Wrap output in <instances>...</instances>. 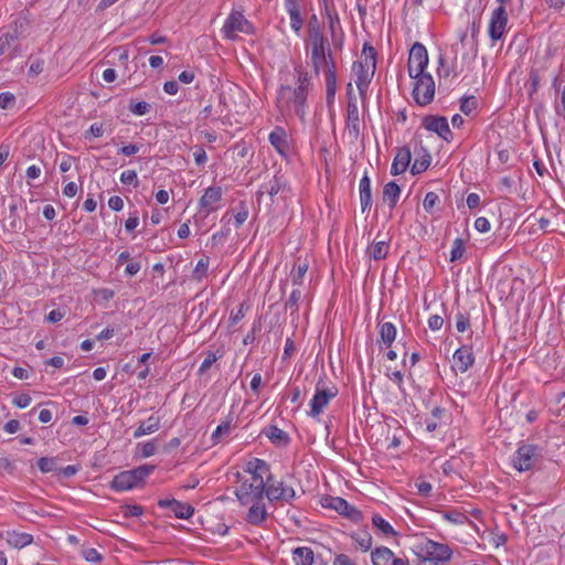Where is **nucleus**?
Returning a JSON list of instances; mask_svg holds the SVG:
<instances>
[{
	"mask_svg": "<svg viewBox=\"0 0 565 565\" xmlns=\"http://www.w3.org/2000/svg\"><path fill=\"white\" fill-rule=\"evenodd\" d=\"M302 294L299 289H294L290 294L289 299L285 303V309L289 310L291 315L298 311V302L300 301Z\"/></svg>",
	"mask_w": 565,
	"mask_h": 565,
	"instance_id": "a19ab883",
	"label": "nucleus"
},
{
	"mask_svg": "<svg viewBox=\"0 0 565 565\" xmlns=\"http://www.w3.org/2000/svg\"><path fill=\"white\" fill-rule=\"evenodd\" d=\"M445 519L449 520L454 524H462L467 518L460 512L452 511L446 513Z\"/></svg>",
	"mask_w": 565,
	"mask_h": 565,
	"instance_id": "e2e57ef3",
	"label": "nucleus"
},
{
	"mask_svg": "<svg viewBox=\"0 0 565 565\" xmlns=\"http://www.w3.org/2000/svg\"><path fill=\"white\" fill-rule=\"evenodd\" d=\"M428 64V54L426 47L419 43L416 42L411 51L408 56V74L409 76L415 75L418 76L423 73H426L425 70Z\"/></svg>",
	"mask_w": 565,
	"mask_h": 565,
	"instance_id": "9d476101",
	"label": "nucleus"
},
{
	"mask_svg": "<svg viewBox=\"0 0 565 565\" xmlns=\"http://www.w3.org/2000/svg\"><path fill=\"white\" fill-rule=\"evenodd\" d=\"M373 565H388V548L377 547L371 554Z\"/></svg>",
	"mask_w": 565,
	"mask_h": 565,
	"instance_id": "e433bc0d",
	"label": "nucleus"
},
{
	"mask_svg": "<svg viewBox=\"0 0 565 565\" xmlns=\"http://www.w3.org/2000/svg\"><path fill=\"white\" fill-rule=\"evenodd\" d=\"M249 308L246 302H242L238 310L236 312L232 311L230 315L231 324H236L239 320L245 317V311Z\"/></svg>",
	"mask_w": 565,
	"mask_h": 565,
	"instance_id": "864d4df0",
	"label": "nucleus"
},
{
	"mask_svg": "<svg viewBox=\"0 0 565 565\" xmlns=\"http://www.w3.org/2000/svg\"><path fill=\"white\" fill-rule=\"evenodd\" d=\"M466 252L465 247V241L462 238H456L452 244V248L450 250V257L449 260L451 263H455L462 258L463 254Z\"/></svg>",
	"mask_w": 565,
	"mask_h": 565,
	"instance_id": "4c0bfd02",
	"label": "nucleus"
},
{
	"mask_svg": "<svg viewBox=\"0 0 565 565\" xmlns=\"http://www.w3.org/2000/svg\"><path fill=\"white\" fill-rule=\"evenodd\" d=\"M508 23V13L504 6H499L491 15L489 24V36L493 41L500 40L505 31Z\"/></svg>",
	"mask_w": 565,
	"mask_h": 565,
	"instance_id": "4468645a",
	"label": "nucleus"
},
{
	"mask_svg": "<svg viewBox=\"0 0 565 565\" xmlns=\"http://www.w3.org/2000/svg\"><path fill=\"white\" fill-rule=\"evenodd\" d=\"M369 253L375 260L385 259L388 255V243L385 241L375 242L374 245L369 247Z\"/></svg>",
	"mask_w": 565,
	"mask_h": 565,
	"instance_id": "7c9ffc66",
	"label": "nucleus"
},
{
	"mask_svg": "<svg viewBox=\"0 0 565 565\" xmlns=\"http://www.w3.org/2000/svg\"><path fill=\"white\" fill-rule=\"evenodd\" d=\"M478 107V102L475 96L471 97H465L461 99L460 103V110L465 115H470L473 110H476Z\"/></svg>",
	"mask_w": 565,
	"mask_h": 565,
	"instance_id": "8fccbe9b",
	"label": "nucleus"
},
{
	"mask_svg": "<svg viewBox=\"0 0 565 565\" xmlns=\"http://www.w3.org/2000/svg\"><path fill=\"white\" fill-rule=\"evenodd\" d=\"M285 190L286 182L284 181L282 175H275L273 180L262 185V190L258 192V195H262L264 192H266L273 198Z\"/></svg>",
	"mask_w": 565,
	"mask_h": 565,
	"instance_id": "c85d7f7f",
	"label": "nucleus"
},
{
	"mask_svg": "<svg viewBox=\"0 0 565 565\" xmlns=\"http://www.w3.org/2000/svg\"><path fill=\"white\" fill-rule=\"evenodd\" d=\"M324 3V15L328 19L329 31L332 38L333 45L335 47L342 46L343 32L340 25L339 15L334 9L333 3H329L328 0H323Z\"/></svg>",
	"mask_w": 565,
	"mask_h": 565,
	"instance_id": "f8f14e48",
	"label": "nucleus"
},
{
	"mask_svg": "<svg viewBox=\"0 0 565 565\" xmlns=\"http://www.w3.org/2000/svg\"><path fill=\"white\" fill-rule=\"evenodd\" d=\"M295 73L297 75V84L310 89V74L307 71H305L301 65L295 67Z\"/></svg>",
	"mask_w": 565,
	"mask_h": 565,
	"instance_id": "c03bdc74",
	"label": "nucleus"
},
{
	"mask_svg": "<svg viewBox=\"0 0 565 565\" xmlns=\"http://www.w3.org/2000/svg\"><path fill=\"white\" fill-rule=\"evenodd\" d=\"M475 228L480 233H486L490 230V222L487 217L480 216L475 221Z\"/></svg>",
	"mask_w": 565,
	"mask_h": 565,
	"instance_id": "680f3d73",
	"label": "nucleus"
},
{
	"mask_svg": "<svg viewBox=\"0 0 565 565\" xmlns=\"http://www.w3.org/2000/svg\"><path fill=\"white\" fill-rule=\"evenodd\" d=\"M151 106L146 102H135L130 100L129 103V110L137 116H142L149 113Z\"/></svg>",
	"mask_w": 565,
	"mask_h": 565,
	"instance_id": "a18cd8bd",
	"label": "nucleus"
},
{
	"mask_svg": "<svg viewBox=\"0 0 565 565\" xmlns=\"http://www.w3.org/2000/svg\"><path fill=\"white\" fill-rule=\"evenodd\" d=\"M263 433L276 446H287L290 441L288 434L274 425L265 428Z\"/></svg>",
	"mask_w": 565,
	"mask_h": 565,
	"instance_id": "bb28decb",
	"label": "nucleus"
},
{
	"mask_svg": "<svg viewBox=\"0 0 565 565\" xmlns=\"http://www.w3.org/2000/svg\"><path fill=\"white\" fill-rule=\"evenodd\" d=\"M541 458L542 452L539 446L532 444H523L515 451L512 462L514 468L522 472L534 468Z\"/></svg>",
	"mask_w": 565,
	"mask_h": 565,
	"instance_id": "423d86ee",
	"label": "nucleus"
},
{
	"mask_svg": "<svg viewBox=\"0 0 565 565\" xmlns=\"http://www.w3.org/2000/svg\"><path fill=\"white\" fill-rule=\"evenodd\" d=\"M347 115L345 126L342 134V141L349 147H354L361 136L363 124L361 122L359 108H358V96L353 92L352 83L347 85Z\"/></svg>",
	"mask_w": 565,
	"mask_h": 565,
	"instance_id": "f03ea898",
	"label": "nucleus"
},
{
	"mask_svg": "<svg viewBox=\"0 0 565 565\" xmlns=\"http://www.w3.org/2000/svg\"><path fill=\"white\" fill-rule=\"evenodd\" d=\"M430 164V156L429 153H425L422 158L416 159L411 167V172L413 174H419L428 169Z\"/></svg>",
	"mask_w": 565,
	"mask_h": 565,
	"instance_id": "58836bf2",
	"label": "nucleus"
},
{
	"mask_svg": "<svg viewBox=\"0 0 565 565\" xmlns=\"http://www.w3.org/2000/svg\"><path fill=\"white\" fill-rule=\"evenodd\" d=\"M290 26L296 32L299 33L303 25V19L301 17V12L290 13Z\"/></svg>",
	"mask_w": 565,
	"mask_h": 565,
	"instance_id": "6e6d98bb",
	"label": "nucleus"
},
{
	"mask_svg": "<svg viewBox=\"0 0 565 565\" xmlns=\"http://www.w3.org/2000/svg\"><path fill=\"white\" fill-rule=\"evenodd\" d=\"M222 32L225 39L235 40L237 38V32H242L245 34H253L254 26L252 23L244 17L242 12L233 11L228 18L226 19Z\"/></svg>",
	"mask_w": 565,
	"mask_h": 565,
	"instance_id": "0eeeda50",
	"label": "nucleus"
},
{
	"mask_svg": "<svg viewBox=\"0 0 565 565\" xmlns=\"http://www.w3.org/2000/svg\"><path fill=\"white\" fill-rule=\"evenodd\" d=\"M15 96L12 93L4 92L0 94V108L7 109L14 105Z\"/></svg>",
	"mask_w": 565,
	"mask_h": 565,
	"instance_id": "4d7b16f0",
	"label": "nucleus"
},
{
	"mask_svg": "<svg viewBox=\"0 0 565 565\" xmlns=\"http://www.w3.org/2000/svg\"><path fill=\"white\" fill-rule=\"evenodd\" d=\"M309 265L307 262H299L295 264L294 269L291 271V280L294 285L301 286L303 282V278L306 273L308 271Z\"/></svg>",
	"mask_w": 565,
	"mask_h": 565,
	"instance_id": "2f4dec72",
	"label": "nucleus"
},
{
	"mask_svg": "<svg viewBox=\"0 0 565 565\" xmlns=\"http://www.w3.org/2000/svg\"><path fill=\"white\" fill-rule=\"evenodd\" d=\"M269 501L282 500L290 502L296 498V492L291 487H285L282 482H278L276 486L273 482V475L267 476V491L265 494Z\"/></svg>",
	"mask_w": 565,
	"mask_h": 565,
	"instance_id": "ddd939ff",
	"label": "nucleus"
},
{
	"mask_svg": "<svg viewBox=\"0 0 565 565\" xmlns=\"http://www.w3.org/2000/svg\"><path fill=\"white\" fill-rule=\"evenodd\" d=\"M120 181L124 184L135 183V186H138V178L137 172L135 170H126L120 175Z\"/></svg>",
	"mask_w": 565,
	"mask_h": 565,
	"instance_id": "13d9d810",
	"label": "nucleus"
},
{
	"mask_svg": "<svg viewBox=\"0 0 565 565\" xmlns=\"http://www.w3.org/2000/svg\"><path fill=\"white\" fill-rule=\"evenodd\" d=\"M333 564L334 565H355L352 562V559L345 554H339L338 556H335Z\"/></svg>",
	"mask_w": 565,
	"mask_h": 565,
	"instance_id": "774afa93",
	"label": "nucleus"
},
{
	"mask_svg": "<svg viewBox=\"0 0 565 565\" xmlns=\"http://www.w3.org/2000/svg\"><path fill=\"white\" fill-rule=\"evenodd\" d=\"M338 390L335 387L326 388L320 387V383L317 384L316 394L310 402L309 416L318 417L329 402L335 397Z\"/></svg>",
	"mask_w": 565,
	"mask_h": 565,
	"instance_id": "9b49d317",
	"label": "nucleus"
},
{
	"mask_svg": "<svg viewBox=\"0 0 565 565\" xmlns=\"http://www.w3.org/2000/svg\"><path fill=\"white\" fill-rule=\"evenodd\" d=\"M220 358H222V354L217 355V352H207L206 358L200 365V374L205 373L212 366V364L215 363Z\"/></svg>",
	"mask_w": 565,
	"mask_h": 565,
	"instance_id": "3c124183",
	"label": "nucleus"
},
{
	"mask_svg": "<svg viewBox=\"0 0 565 565\" xmlns=\"http://www.w3.org/2000/svg\"><path fill=\"white\" fill-rule=\"evenodd\" d=\"M269 142L281 156H286L290 149L287 131L281 126H276L269 134Z\"/></svg>",
	"mask_w": 565,
	"mask_h": 565,
	"instance_id": "412c9836",
	"label": "nucleus"
},
{
	"mask_svg": "<svg viewBox=\"0 0 565 565\" xmlns=\"http://www.w3.org/2000/svg\"><path fill=\"white\" fill-rule=\"evenodd\" d=\"M324 77H326V92L335 93L337 92L335 63L327 65V71L324 72Z\"/></svg>",
	"mask_w": 565,
	"mask_h": 565,
	"instance_id": "72a5a7b5",
	"label": "nucleus"
},
{
	"mask_svg": "<svg viewBox=\"0 0 565 565\" xmlns=\"http://www.w3.org/2000/svg\"><path fill=\"white\" fill-rule=\"evenodd\" d=\"M354 541L364 550L367 551L372 546V536L369 532H358L352 535Z\"/></svg>",
	"mask_w": 565,
	"mask_h": 565,
	"instance_id": "37998d69",
	"label": "nucleus"
},
{
	"mask_svg": "<svg viewBox=\"0 0 565 565\" xmlns=\"http://www.w3.org/2000/svg\"><path fill=\"white\" fill-rule=\"evenodd\" d=\"M38 467L43 473L57 471L55 458L42 457L38 461Z\"/></svg>",
	"mask_w": 565,
	"mask_h": 565,
	"instance_id": "79ce46f5",
	"label": "nucleus"
},
{
	"mask_svg": "<svg viewBox=\"0 0 565 565\" xmlns=\"http://www.w3.org/2000/svg\"><path fill=\"white\" fill-rule=\"evenodd\" d=\"M23 203V200L20 198L19 202L13 200L9 205V215L4 218L3 227L7 231L15 232L21 228V217L18 213L19 205Z\"/></svg>",
	"mask_w": 565,
	"mask_h": 565,
	"instance_id": "b1692460",
	"label": "nucleus"
},
{
	"mask_svg": "<svg viewBox=\"0 0 565 565\" xmlns=\"http://www.w3.org/2000/svg\"><path fill=\"white\" fill-rule=\"evenodd\" d=\"M125 518L140 516L143 513V508L137 504H126L121 507Z\"/></svg>",
	"mask_w": 565,
	"mask_h": 565,
	"instance_id": "603ef678",
	"label": "nucleus"
},
{
	"mask_svg": "<svg viewBox=\"0 0 565 565\" xmlns=\"http://www.w3.org/2000/svg\"><path fill=\"white\" fill-rule=\"evenodd\" d=\"M84 557L87 562H99L102 559V555L95 548H86L84 551Z\"/></svg>",
	"mask_w": 565,
	"mask_h": 565,
	"instance_id": "338daca9",
	"label": "nucleus"
},
{
	"mask_svg": "<svg viewBox=\"0 0 565 565\" xmlns=\"http://www.w3.org/2000/svg\"><path fill=\"white\" fill-rule=\"evenodd\" d=\"M384 298L385 294L382 291V298H381V309L379 312V328H380V335L384 344L388 347V322H385V315H382L383 306H384Z\"/></svg>",
	"mask_w": 565,
	"mask_h": 565,
	"instance_id": "473e14b6",
	"label": "nucleus"
},
{
	"mask_svg": "<svg viewBox=\"0 0 565 565\" xmlns=\"http://www.w3.org/2000/svg\"><path fill=\"white\" fill-rule=\"evenodd\" d=\"M423 126L433 132H436L440 138L446 141H449L452 137V132L449 128V124L446 117L444 116H426L423 119Z\"/></svg>",
	"mask_w": 565,
	"mask_h": 565,
	"instance_id": "2eb2a0df",
	"label": "nucleus"
},
{
	"mask_svg": "<svg viewBox=\"0 0 565 565\" xmlns=\"http://www.w3.org/2000/svg\"><path fill=\"white\" fill-rule=\"evenodd\" d=\"M277 106L281 113H284L287 109H290L291 107H294V109L296 110V95L287 96L284 94V98H281L280 87L277 94Z\"/></svg>",
	"mask_w": 565,
	"mask_h": 565,
	"instance_id": "c9c22d12",
	"label": "nucleus"
},
{
	"mask_svg": "<svg viewBox=\"0 0 565 565\" xmlns=\"http://www.w3.org/2000/svg\"><path fill=\"white\" fill-rule=\"evenodd\" d=\"M456 329L458 332H465L470 328V319L467 313L458 311L455 316Z\"/></svg>",
	"mask_w": 565,
	"mask_h": 565,
	"instance_id": "09e8293b",
	"label": "nucleus"
},
{
	"mask_svg": "<svg viewBox=\"0 0 565 565\" xmlns=\"http://www.w3.org/2000/svg\"><path fill=\"white\" fill-rule=\"evenodd\" d=\"M31 396L29 394H20L13 398V404L19 408H25L31 404Z\"/></svg>",
	"mask_w": 565,
	"mask_h": 565,
	"instance_id": "bf43d9fd",
	"label": "nucleus"
},
{
	"mask_svg": "<svg viewBox=\"0 0 565 565\" xmlns=\"http://www.w3.org/2000/svg\"><path fill=\"white\" fill-rule=\"evenodd\" d=\"M313 551L310 547H297L292 551V559L296 565H312Z\"/></svg>",
	"mask_w": 565,
	"mask_h": 565,
	"instance_id": "c756f323",
	"label": "nucleus"
},
{
	"mask_svg": "<svg viewBox=\"0 0 565 565\" xmlns=\"http://www.w3.org/2000/svg\"><path fill=\"white\" fill-rule=\"evenodd\" d=\"M161 419L158 416L151 415L146 422H142L135 430L134 437L140 438L141 436L149 435L159 430Z\"/></svg>",
	"mask_w": 565,
	"mask_h": 565,
	"instance_id": "cd10ccee",
	"label": "nucleus"
},
{
	"mask_svg": "<svg viewBox=\"0 0 565 565\" xmlns=\"http://www.w3.org/2000/svg\"><path fill=\"white\" fill-rule=\"evenodd\" d=\"M193 156L194 161L198 166H203L207 160V156L203 147H196L193 152Z\"/></svg>",
	"mask_w": 565,
	"mask_h": 565,
	"instance_id": "052dcab7",
	"label": "nucleus"
},
{
	"mask_svg": "<svg viewBox=\"0 0 565 565\" xmlns=\"http://www.w3.org/2000/svg\"><path fill=\"white\" fill-rule=\"evenodd\" d=\"M414 82L413 98L419 106L429 105L435 97V81L429 73H423L418 76H411Z\"/></svg>",
	"mask_w": 565,
	"mask_h": 565,
	"instance_id": "39448f33",
	"label": "nucleus"
},
{
	"mask_svg": "<svg viewBox=\"0 0 565 565\" xmlns=\"http://www.w3.org/2000/svg\"><path fill=\"white\" fill-rule=\"evenodd\" d=\"M439 203V196L435 192H428L423 201L424 210L427 213H433L436 205Z\"/></svg>",
	"mask_w": 565,
	"mask_h": 565,
	"instance_id": "49530a36",
	"label": "nucleus"
},
{
	"mask_svg": "<svg viewBox=\"0 0 565 565\" xmlns=\"http://www.w3.org/2000/svg\"><path fill=\"white\" fill-rule=\"evenodd\" d=\"M372 523H373L374 527L380 530L383 534H385V535L388 534V521L383 519L381 515L374 514L372 516Z\"/></svg>",
	"mask_w": 565,
	"mask_h": 565,
	"instance_id": "5fc2aeb1",
	"label": "nucleus"
},
{
	"mask_svg": "<svg viewBox=\"0 0 565 565\" xmlns=\"http://www.w3.org/2000/svg\"><path fill=\"white\" fill-rule=\"evenodd\" d=\"M252 476L250 480L242 482L235 491V495L241 504H250L253 500H263L267 491V480L264 475H269V465L259 458H253L247 461L245 469Z\"/></svg>",
	"mask_w": 565,
	"mask_h": 565,
	"instance_id": "f257e3e1",
	"label": "nucleus"
},
{
	"mask_svg": "<svg viewBox=\"0 0 565 565\" xmlns=\"http://www.w3.org/2000/svg\"><path fill=\"white\" fill-rule=\"evenodd\" d=\"M309 45L311 50V65L317 75H319L323 65L335 63L330 49V43L320 28L311 26L309 31Z\"/></svg>",
	"mask_w": 565,
	"mask_h": 565,
	"instance_id": "7ed1b4c3",
	"label": "nucleus"
},
{
	"mask_svg": "<svg viewBox=\"0 0 565 565\" xmlns=\"http://www.w3.org/2000/svg\"><path fill=\"white\" fill-rule=\"evenodd\" d=\"M7 543L15 548H22L33 542V536L29 533L17 531H7L4 534Z\"/></svg>",
	"mask_w": 565,
	"mask_h": 565,
	"instance_id": "a878e982",
	"label": "nucleus"
},
{
	"mask_svg": "<svg viewBox=\"0 0 565 565\" xmlns=\"http://www.w3.org/2000/svg\"><path fill=\"white\" fill-rule=\"evenodd\" d=\"M108 206L116 211V212H119L122 210L124 207V201L120 196L118 195H114V196H110V199L108 200Z\"/></svg>",
	"mask_w": 565,
	"mask_h": 565,
	"instance_id": "69168bd1",
	"label": "nucleus"
},
{
	"mask_svg": "<svg viewBox=\"0 0 565 565\" xmlns=\"http://www.w3.org/2000/svg\"><path fill=\"white\" fill-rule=\"evenodd\" d=\"M222 195H223L222 188H220V186L207 188L199 201L200 209L204 210L206 215H209L212 212H215L220 207V202L222 200Z\"/></svg>",
	"mask_w": 565,
	"mask_h": 565,
	"instance_id": "dca6fc26",
	"label": "nucleus"
},
{
	"mask_svg": "<svg viewBox=\"0 0 565 565\" xmlns=\"http://www.w3.org/2000/svg\"><path fill=\"white\" fill-rule=\"evenodd\" d=\"M426 557L420 565H438L450 559L451 550L448 545L427 540L424 545Z\"/></svg>",
	"mask_w": 565,
	"mask_h": 565,
	"instance_id": "1a4fd4ad",
	"label": "nucleus"
},
{
	"mask_svg": "<svg viewBox=\"0 0 565 565\" xmlns=\"http://www.w3.org/2000/svg\"><path fill=\"white\" fill-rule=\"evenodd\" d=\"M154 470L153 465H142L131 470L119 472L113 479L110 487L116 491H126L142 487L146 478Z\"/></svg>",
	"mask_w": 565,
	"mask_h": 565,
	"instance_id": "20e7f679",
	"label": "nucleus"
},
{
	"mask_svg": "<svg viewBox=\"0 0 565 565\" xmlns=\"http://www.w3.org/2000/svg\"><path fill=\"white\" fill-rule=\"evenodd\" d=\"M249 215V210L245 201H241L237 206V212L234 215L235 226L241 227Z\"/></svg>",
	"mask_w": 565,
	"mask_h": 565,
	"instance_id": "ea45409f",
	"label": "nucleus"
},
{
	"mask_svg": "<svg viewBox=\"0 0 565 565\" xmlns=\"http://www.w3.org/2000/svg\"><path fill=\"white\" fill-rule=\"evenodd\" d=\"M321 504L323 508L335 510L339 514L353 522L362 520L361 511L340 497L326 495L321 499Z\"/></svg>",
	"mask_w": 565,
	"mask_h": 565,
	"instance_id": "6e6552de",
	"label": "nucleus"
},
{
	"mask_svg": "<svg viewBox=\"0 0 565 565\" xmlns=\"http://www.w3.org/2000/svg\"><path fill=\"white\" fill-rule=\"evenodd\" d=\"M411 150L406 147L399 148L395 154L394 161L391 164V174H399L404 172L411 163Z\"/></svg>",
	"mask_w": 565,
	"mask_h": 565,
	"instance_id": "393cba45",
	"label": "nucleus"
},
{
	"mask_svg": "<svg viewBox=\"0 0 565 565\" xmlns=\"http://www.w3.org/2000/svg\"><path fill=\"white\" fill-rule=\"evenodd\" d=\"M158 505L162 509H171L175 518L188 520L194 513V508L175 499H160Z\"/></svg>",
	"mask_w": 565,
	"mask_h": 565,
	"instance_id": "f3484780",
	"label": "nucleus"
},
{
	"mask_svg": "<svg viewBox=\"0 0 565 565\" xmlns=\"http://www.w3.org/2000/svg\"><path fill=\"white\" fill-rule=\"evenodd\" d=\"M353 65H361L364 70L375 73L376 50L370 43H364L360 58Z\"/></svg>",
	"mask_w": 565,
	"mask_h": 565,
	"instance_id": "4be33fe9",
	"label": "nucleus"
},
{
	"mask_svg": "<svg viewBox=\"0 0 565 565\" xmlns=\"http://www.w3.org/2000/svg\"><path fill=\"white\" fill-rule=\"evenodd\" d=\"M374 73L366 71L361 65H352V79L359 90L360 97H365L367 87L373 78Z\"/></svg>",
	"mask_w": 565,
	"mask_h": 565,
	"instance_id": "aec40b11",
	"label": "nucleus"
},
{
	"mask_svg": "<svg viewBox=\"0 0 565 565\" xmlns=\"http://www.w3.org/2000/svg\"><path fill=\"white\" fill-rule=\"evenodd\" d=\"M231 422H232L231 419L225 420L216 427V429L212 434V439H213L214 444L218 443L222 436L230 434Z\"/></svg>",
	"mask_w": 565,
	"mask_h": 565,
	"instance_id": "de8ad7c7",
	"label": "nucleus"
},
{
	"mask_svg": "<svg viewBox=\"0 0 565 565\" xmlns=\"http://www.w3.org/2000/svg\"><path fill=\"white\" fill-rule=\"evenodd\" d=\"M454 360V370H457L461 373H465L475 363V356L472 353V349L468 345H462L457 349L452 355Z\"/></svg>",
	"mask_w": 565,
	"mask_h": 565,
	"instance_id": "6ab92c4d",
	"label": "nucleus"
},
{
	"mask_svg": "<svg viewBox=\"0 0 565 565\" xmlns=\"http://www.w3.org/2000/svg\"><path fill=\"white\" fill-rule=\"evenodd\" d=\"M209 265L210 258L207 256L201 257L193 270L192 278L194 280L201 281L207 274Z\"/></svg>",
	"mask_w": 565,
	"mask_h": 565,
	"instance_id": "f704fd0d",
	"label": "nucleus"
},
{
	"mask_svg": "<svg viewBox=\"0 0 565 565\" xmlns=\"http://www.w3.org/2000/svg\"><path fill=\"white\" fill-rule=\"evenodd\" d=\"M309 88H306L301 85H298L296 88H291L290 86H281V98H284V94L287 96L296 95V115L303 119L306 111L305 105L307 102Z\"/></svg>",
	"mask_w": 565,
	"mask_h": 565,
	"instance_id": "a211bd4d",
	"label": "nucleus"
},
{
	"mask_svg": "<svg viewBox=\"0 0 565 565\" xmlns=\"http://www.w3.org/2000/svg\"><path fill=\"white\" fill-rule=\"evenodd\" d=\"M246 521L252 525H260L267 519V510L263 500H253Z\"/></svg>",
	"mask_w": 565,
	"mask_h": 565,
	"instance_id": "5701e85b",
	"label": "nucleus"
},
{
	"mask_svg": "<svg viewBox=\"0 0 565 565\" xmlns=\"http://www.w3.org/2000/svg\"><path fill=\"white\" fill-rule=\"evenodd\" d=\"M15 39L14 34L7 33L0 36V56L4 54L7 47L10 45V42Z\"/></svg>",
	"mask_w": 565,
	"mask_h": 565,
	"instance_id": "0e129e2a",
	"label": "nucleus"
}]
</instances>
